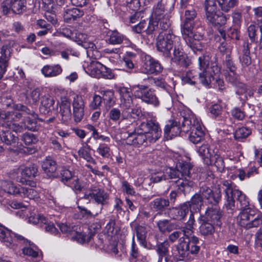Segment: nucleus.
<instances>
[{
    "label": "nucleus",
    "mask_w": 262,
    "mask_h": 262,
    "mask_svg": "<svg viewBox=\"0 0 262 262\" xmlns=\"http://www.w3.org/2000/svg\"><path fill=\"white\" fill-rule=\"evenodd\" d=\"M161 136V130L158 123L151 120L141 123L134 132L129 133L126 143L134 146H140L148 142H155Z\"/></svg>",
    "instance_id": "obj_1"
},
{
    "label": "nucleus",
    "mask_w": 262,
    "mask_h": 262,
    "mask_svg": "<svg viewBox=\"0 0 262 262\" xmlns=\"http://www.w3.org/2000/svg\"><path fill=\"white\" fill-rule=\"evenodd\" d=\"M185 20L181 25V32L183 39L186 45L195 54L201 52L204 48V44L201 42L203 35L200 33L193 32V19L196 16V13L193 9L186 10L185 13Z\"/></svg>",
    "instance_id": "obj_2"
},
{
    "label": "nucleus",
    "mask_w": 262,
    "mask_h": 262,
    "mask_svg": "<svg viewBox=\"0 0 262 262\" xmlns=\"http://www.w3.org/2000/svg\"><path fill=\"white\" fill-rule=\"evenodd\" d=\"M120 95V106L122 109V113L117 108L111 109L108 113L109 118L113 121L116 122L122 117V123L127 122L128 119L132 118L131 113H133V100L131 96L132 93L129 88L122 87L119 90Z\"/></svg>",
    "instance_id": "obj_3"
},
{
    "label": "nucleus",
    "mask_w": 262,
    "mask_h": 262,
    "mask_svg": "<svg viewBox=\"0 0 262 262\" xmlns=\"http://www.w3.org/2000/svg\"><path fill=\"white\" fill-rule=\"evenodd\" d=\"M192 166L190 163L183 162H178L176 164V168H167V173L173 179L178 178L176 181L178 189L180 191H184L186 187H192L193 182L191 180L190 170Z\"/></svg>",
    "instance_id": "obj_4"
},
{
    "label": "nucleus",
    "mask_w": 262,
    "mask_h": 262,
    "mask_svg": "<svg viewBox=\"0 0 262 262\" xmlns=\"http://www.w3.org/2000/svg\"><path fill=\"white\" fill-rule=\"evenodd\" d=\"M209 57L206 54L198 58L199 69V79L201 83L205 86H208L211 82L219 76L220 69L216 63H211L209 65Z\"/></svg>",
    "instance_id": "obj_5"
},
{
    "label": "nucleus",
    "mask_w": 262,
    "mask_h": 262,
    "mask_svg": "<svg viewBox=\"0 0 262 262\" xmlns=\"http://www.w3.org/2000/svg\"><path fill=\"white\" fill-rule=\"evenodd\" d=\"M196 151L202 158L204 164L207 165L213 164L220 172L224 171L225 163L217 150L215 151L213 146L204 143L196 147Z\"/></svg>",
    "instance_id": "obj_6"
},
{
    "label": "nucleus",
    "mask_w": 262,
    "mask_h": 262,
    "mask_svg": "<svg viewBox=\"0 0 262 262\" xmlns=\"http://www.w3.org/2000/svg\"><path fill=\"white\" fill-rule=\"evenodd\" d=\"M182 130L190 132L189 139L193 144H197L204 139V132L201 127V122L194 115L183 117Z\"/></svg>",
    "instance_id": "obj_7"
},
{
    "label": "nucleus",
    "mask_w": 262,
    "mask_h": 262,
    "mask_svg": "<svg viewBox=\"0 0 262 262\" xmlns=\"http://www.w3.org/2000/svg\"><path fill=\"white\" fill-rule=\"evenodd\" d=\"M223 184L226 187L225 189L226 193L225 205L227 209L233 210L234 209V199L239 202L241 209L251 208L249 207L248 198L244 193L237 189L233 188L231 183L228 181H224Z\"/></svg>",
    "instance_id": "obj_8"
},
{
    "label": "nucleus",
    "mask_w": 262,
    "mask_h": 262,
    "mask_svg": "<svg viewBox=\"0 0 262 262\" xmlns=\"http://www.w3.org/2000/svg\"><path fill=\"white\" fill-rule=\"evenodd\" d=\"M236 223L246 230L258 228L262 225V213H256L252 208L241 209L236 217Z\"/></svg>",
    "instance_id": "obj_9"
},
{
    "label": "nucleus",
    "mask_w": 262,
    "mask_h": 262,
    "mask_svg": "<svg viewBox=\"0 0 262 262\" xmlns=\"http://www.w3.org/2000/svg\"><path fill=\"white\" fill-rule=\"evenodd\" d=\"M180 38L174 35L170 31L167 32H160L157 38L156 46L157 50L163 53L166 57H169L170 51L173 46L178 44Z\"/></svg>",
    "instance_id": "obj_10"
},
{
    "label": "nucleus",
    "mask_w": 262,
    "mask_h": 262,
    "mask_svg": "<svg viewBox=\"0 0 262 262\" xmlns=\"http://www.w3.org/2000/svg\"><path fill=\"white\" fill-rule=\"evenodd\" d=\"M131 90L134 96L141 99L144 102L155 106L159 105V101L152 89L144 85H134Z\"/></svg>",
    "instance_id": "obj_11"
},
{
    "label": "nucleus",
    "mask_w": 262,
    "mask_h": 262,
    "mask_svg": "<svg viewBox=\"0 0 262 262\" xmlns=\"http://www.w3.org/2000/svg\"><path fill=\"white\" fill-rule=\"evenodd\" d=\"M85 72L90 76L96 78L112 79L114 74L112 70L96 60H92L86 68Z\"/></svg>",
    "instance_id": "obj_12"
},
{
    "label": "nucleus",
    "mask_w": 262,
    "mask_h": 262,
    "mask_svg": "<svg viewBox=\"0 0 262 262\" xmlns=\"http://www.w3.org/2000/svg\"><path fill=\"white\" fill-rule=\"evenodd\" d=\"M84 198L86 200L93 199L96 203L101 204L102 207L100 211H101L102 206L108 203L109 194L104 189L93 186L85 193ZM100 212L101 211L97 212L94 216L98 215Z\"/></svg>",
    "instance_id": "obj_13"
},
{
    "label": "nucleus",
    "mask_w": 262,
    "mask_h": 262,
    "mask_svg": "<svg viewBox=\"0 0 262 262\" xmlns=\"http://www.w3.org/2000/svg\"><path fill=\"white\" fill-rule=\"evenodd\" d=\"M12 234L14 236L15 239L19 244L28 245L29 246H32L34 244L30 240H29L21 235L13 233L11 231L0 224V241L6 244H11L12 242Z\"/></svg>",
    "instance_id": "obj_14"
},
{
    "label": "nucleus",
    "mask_w": 262,
    "mask_h": 262,
    "mask_svg": "<svg viewBox=\"0 0 262 262\" xmlns=\"http://www.w3.org/2000/svg\"><path fill=\"white\" fill-rule=\"evenodd\" d=\"M198 193L203 198V200H207L208 203L216 205L221 200V190L220 188H215L212 190L207 186H202Z\"/></svg>",
    "instance_id": "obj_15"
},
{
    "label": "nucleus",
    "mask_w": 262,
    "mask_h": 262,
    "mask_svg": "<svg viewBox=\"0 0 262 262\" xmlns=\"http://www.w3.org/2000/svg\"><path fill=\"white\" fill-rule=\"evenodd\" d=\"M25 7L24 0H4L2 4V9L4 14H8L11 10L15 13H20Z\"/></svg>",
    "instance_id": "obj_16"
},
{
    "label": "nucleus",
    "mask_w": 262,
    "mask_h": 262,
    "mask_svg": "<svg viewBox=\"0 0 262 262\" xmlns=\"http://www.w3.org/2000/svg\"><path fill=\"white\" fill-rule=\"evenodd\" d=\"M72 107L74 120L80 122L83 118L85 109V103L81 96L76 95L73 97Z\"/></svg>",
    "instance_id": "obj_17"
},
{
    "label": "nucleus",
    "mask_w": 262,
    "mask_h": 262,
    "mask_svg": "<svg viewBox=\"0 0 262 262\" xmlns=\"http://www.w3.org/2000/svg\"><path fill=\"white\" fill-rule=\"evenodd\" d=\"M141 72L146 74H158L163 70V67L157 60L150 56L145 57L144 67Z\"/></svg>",
    "instance_id": "obj_18"
},
{
    "label": "nucleus",
    "mask_w": 262,
    "mask_h": 262,
    "mask_svg": "<svg viewBox=\"0 0 262 262\" xmlns=\"http://www.w3.org/2000/svg\"><path fill=\"white\" fill-rule=\"evenodd\" d=\"M21 186L15 185L11 182L0 181V202L5 198L6 194L17 195L20 194Z\"/></svg>",
    "instance_id": "obj_19"
},
{
    "label": "nucleus",
    "mask_w": 262,
    "mask_h": 262,
    "mask_svg": "<svg viewBox=\"0 0 262 262\" xmlns=\"http://www.w3.org/2000/svg\"><path fill=\"white\" fill-rule=\"evenodd\" d=\"M0 140L5 144L10 146L8 148L10 150L16 151L20 148L18 137L9 130H2L0 132Z\"/></svg>",
    "instance_id": "obj_20"
},
{
    "label": "nucleus",
    "mask_w": 262,
    "mask_h": 262,
    "mask_svg": "<svg viewBox=\"0 0 262 262\" xmlns=\"http://www.w3.org/2000/svg\"><path fill=\"white\" fill-rule=\"evenodd\" d=\"M174 50L173 53V57L171 60L173 62L180 64L181 66L187 68L191 63L189 59L184 54L183 50L179 41L178 44L176 43L174 45Z\"/></svg>",
    "instance_id": "obj_21"
},
{
    "label": "nucleus",
    "mask_w": 262,
    "mask_h": 262,
    "mask_svg": "<svg viewBox=\"0 0 262 262\" xmlns=\"http://www.w3.org/2000/svg\"><path fill=\"white\" fill-rule=\"evenodd\" d=\"M222 212L220 209L216 207H211L208 208L205 212V215L202 218L215 225V226H220L222 225Z\"/></svg>",
    "instance_id": "obj_22"
},
{
    "label": "nucleus",
    "mask_w": 262,
    "mask_h": 262,
    "mask_svg": "<svg viewBox=\"0 0 262 262\" xmlns=\"http://www.w3.org/2000/svg\"><path fill=\"white\" fill-rule=\"evenodd\" d=\"M59 107L60 120L63 123H67L71 118V103L69 99L66 97H61Z\"/></svg>",
    "instance_id": "obj_23"
},
{
    "label": "nucleus",
    "mask_w": 262,
    "mask_h": 262,
    "mask_svg": "<svg viewBox=\"0 0 262 262\" xmlns=\"http://www.w3.org/2000/svg\"><path fill=\"white\" fill-rule=\"evenodd\" d=\"M182 131V127L181 128L176 121H169L165 125L164 129V136L167 139H171L172 138L178 136Z\"/></svg>",
    "instance_id": "obj_24"
},
{
    "label": "nucleus",
    "mask_w": 262,
    "mask_h": 262,
    "mask_svg": "<svg viewBox=\"0 0 262 262\" xmlns=\"http://www.w3.org/2000/svg\"><path fill=\"white\" fill-rule=\"evenodd\" d=\"M226 79L227 81L234 85H236L238 89L236 93L238 94H242L246 91V86L245 84L240 83L239 81V75L236 73V71H227L225 73Z\"/></svg>",
    "instance_id": "obj_25"
},
{
    "label": "nucleus",
    "mask_w": 262,
    "mask_h": 262,
    "mask_svg": "<svg viewBox=\"0 0 262 262\" xmlns=\"http://www.w3.org/2000/svg\"><path fill=\"white\" fill-rule=\"evenodd\" d=\"M74 234L71 235V239L76 241L80 244H88L91 240V236L89 234L87 235L85 233L82 232L81 227L79 225H74L73 228Z\"/></svg>",
    "instance_id": "obj_26"
},
{
    "label": "nucleus",
    "mask_w": 262,
    "mask_h": 262,
    "mask_svg": "<svg viewBox=\"0 0 262 262\" xmlns=\"http://www.w3.org/2000/svg\"><path fill=\"white\" fill-rule=\"evenodd\" d=\"M216 0H206L205 2V9L206 11V17L208 22L213 23L218 14L216 13Z\"/></svg>",
    "instance_id": "obj_27"
},
{
    "label": "nucleus",
    "mask_w": 262,
    "mask_h": 262,
    "mask_svg": "<svg viewBox=\"0 0 262 262\" xmlns=\"http://www.w3.org/2000/svg\"><path fill=\"white\" fill-rule=\"evenodd\" d=\"M250 48L248 42H245L243 46V50L242 55L239 57V63L242 70L246 69L252 63L251 58L250 56Z\"/></svg>",
    "instance_id": "obj_28"
},
{
    "label": "nucleus",
    "mask_w": 262,
    "mask_h": 262,
    "mask_svg": "<svg viewBox=\"0 0 262 262\" xmlns=\"http://www.w3.org/2000/svg\"><path fill=\"white\" fill-rule=\"evenodd\" d=\"M62 69L59 64L46 65L41 69V73L46 77H55L62 73Z\"/></svg>",
    "instance_id": "obj_29"
},
{
    "label": "nucleus",
    "mask_w": 262,
    "mask_h": 262,
    "mask_svg": "<svg viewBox=\"0 0 262 262\" xmlns=\"http://www.w3.org/2000/svg\"><path fill=\"white\" fill-rule=\"evenodd\" d=\"M41 167L44 172L49 177L53 176L57 170L56 162L50 157L42 161Z\"/></svg>",
    "instance_id": "obj_30"
},
{
    "label": "nucleus",
    "mask_w": 262,
    "mask_h": 262,
    "mask_svg": "<svg viewBox=\"0 0 262 262\" xmlns=\"http://www.w3.org/2000/svg\"><path fill=\"white\" fill-rule=\"evenodd\" d=\"M84 14L83 11L79 9L73 8L66 10L63 14V18L67 23H71L82 17Z\"/></svg>",
    "instance_id": "obj_31"
},
{
    "label": "nucleus",
    "mask_w": 262,
    "mask_h": 262,
    "mask_svg": "<svg viewBox=\"0 0 262 262\" xmlns=\"http://www.w3.org/2000/svg\"><path fill=\"white\" fill-rule=\"evenodd\" d=\"M190 211L189 205L185 203L178 208H173L171 211L172 217L174 220L183 219Z\"/></svg>",
    "instance_id": "obj_32"
},
{
    "label": "nucleus",
    "mask_w": 262,
    "mask_h": 262,
    "mask_svg": "<svg viewBox=\"0 0 262 262\" xmlns=\"http://www.w3.org/2000/svg\"><path fill=\"white\" fill-rule=\"evenodd\" d=\"M37 119L38 115L35 112L32 113V117H25L23 122L25 128L33 132L37 130Z\"/></svg>",
    "instance_id": "obj_33"
},
{
    "label": "nucleus",
    "mask_w": 262,
    "mask_h": 262,
    "mask_svg": "<svg viewBox=\"0 0 262 262\" xmlns=\"http://www.w3.org/2000/svg\"><path fill=\"white\" fill-rule=\"evenodd\" d=\"M203 201L202 196L197 192L191 197L189 202H186V203L189 205L190 212H197L201 209L202 206L203 205Z\"/></svg>",
    "instance_id": "obj_34"
},
{
    "label": "nucleus",
    "mask_w": 262,
    "mask_h": 262,
    "mask_svg": "<svg viewBox=\"0 0 262 262\" xmlns=\"http://www.w3.org/2000/svg\"><path fill=\"white\" fill-rule=\"evenodd\" d=\"M159 230L162 233L170 232L171 231L179 228L176 223H171L168 220H160L157 222Z\"/></svg>",
    "instance_id": "obj_35"
},
{
    "label": "nucleus",
    "mask_w": 262,
    "mask_h": 262,
    "mask_svg": "<svg viewBox=\"0 0 262 262\" xmlns=\"http://www.w3.org/2000/svg\"><path fill=\"white\" fill-rule=\"evenodd\" d=\"M80 46L87 50V55L89 57L96 59L100 55L99 53L96 50V48L95 45L90 39L89 37L81 44Z\"/></svg>",
    "instance_id": "obj_36"
},
{
    "label": "nucleus",
    "mask_w": 262,
    "mask_h": 262,
    "mask_svg": "<svg viewBox=\"0 0 262 262\" xmlns=\"http://www.w3.org/2000/svg\"><path fill=\"white\" fill-rule=\"evenodd\" d=\"M55 101L53 98L48 96L42 97L40 110L44 114L49 113L54 108Z\"/></svg>",
    "instance_id": "obj_37"
},
{
    "label": "nucleus",
    "mask_w": 262,
    "mask_h": 262,
    "mask_svg": "<svg viewBox=\"0 0 262 262\" xmlns=\"http://www.w3.org/2000/svg\"><path fill=\"white\" fill-rule=\"evenodd\" d=\"M100 94L102 95L101 98L104 103L109 107L112 106L115 103V98L114 92L111 90H100L99 91Z\"/></svg>",
    "instance_id": "obj_38"
},
{
    "label": "nucleus",
    "mask_w": 262,
    "mask_h": 262,
    "mask_svg": "<svg viewBox=\"0 0 262 262\" xmlns=\"http://www.w3.org/2000/svg\"><path fill=\"white\" fill-rule=\"evenodd\" d=\"M168 15L165 12L164 5L161 2H159L153 9L151 18L157 21Z\"/></svg>",
    "instance_id": "obj_39"
},
{
    "label": "nucleus",
    "mask_w": 262,
    "mask_h": 262,
    "mask_svg": "<svg viewBox=\"0 0 262 262\" xmlns=\"http://www.w3.org/2000/svg\"><path fill=\"white\" fill-rule=\"evenodd\" d=\"M150 205L151 207L156 211H163L169 205V201L168 199L158 198L151 201Z\"/></svg>",
    "instance_id": "obj_40"
},
{
    "label": "nucleus",
    "mask_w": 262,
    "mask_h": 262,
    "mask_svg": "<svg viewBox=\"0 0 262 262\" xmlns=\"http://www.w3.org/2000/svg\"><path fill=\"white\" fill-rule=\"evenodd\" d=\"M201 221L202 223L200 227V233L204 235L212 234L214 232V226L215 225L203 218L201 219Z\"/></svg>",
    "instance_id": "obj_41"
},
{
    "label": "nucleus",
    "mask_w": 262,
    "mask_h": 262,
    "mask_svg": "<svg viewBox=\"0 0 262 262\" xmlns=\"http://www.w3.org/2000/svg\"><path fill=\"white\" fill-rule=\"evenodd\" d=\"M78 155L85 160L87 162L95 164V161L91 156L90 154V146L85 144L83 145L78 151Z\"/></svg>",
    "instance_id": "obj_42"
},
{
    "label": "nucleus",
    "mask_w": 262,
    "mask_h": 262,
    "mask_svg": "<svg viewBox=\"0 0 262 262\" xmlns=\"http://www.w3.org/2000/svg\"><path fill=\"white\" fill-rule=\"evenodd\" d=\"M108 41L112 45L120 44L125 39L124 37L117 31H110L107 33Z\"/></svg>",
    "instance_id": "obj_43"
},
{
    "label": "nucleus",
    "mask_w": 262,
    "mask_h": 262,
    "mask_svg": "<svg viewBox=\"0 0 262 262\" xmlns=\"http://www.w3.org/2000/svg\"><path fill=\"white\" fill-rule=\"evenodd\" d=\"M20 195L24 198L35 200L39 198L38 192L33 188L22 187Z\"/></svg>",
    "instance_id": "obj_44"
},
{
    "label": "nucleus",
    "mask_w": 262,
    "mask_h": 262,
    "mask_svg": "<svg viewBox=\"0 0 262 262\" xmlns=\"http://www.w3.org/2000/svg\"><path fill=\"white\" fill-rule=\"evenodd\" d=\"M136 236L139 244L143 246L146 245V229L144 227L138 226L136 228Z\"/></svg>",
    "instance_id": "obj_45"
},
{
    "label": "nucleus",
    "mask_w": 262,
    "mask_h": 262,
    "mask_svg": "<svg viewBox=\"0 0 262 262\" xmlns=\"http://www.w3.org/2000/svg\"><path fill=\"white\" fill-rule=\"evenodd\" d=\"M61 181L65 184L71 181L75 177L73 172L66 167H62L60 170Z\"/></svg>",
    "instance_id": "obj_46"
},
{
    "label": "nucleus",
    "mask_w": 262,
    "mask_h": 262,
    "mask_svg": "<svg viewBox=\"0 0 262 262\" xmlns=\"http://www.w3.org/2000/svg\"><path fill=\"white\" fill-rule=\"evenodd\" d=\"M37 171L38 169L36 166L32 164L23 169L21 174L22 176L24 177L32 178L36 176Z\"/></svg>",
    "instance_id": "obj_47"
},
{
    "label": "nucleus",
    "mask_w": 262,
    "mask_h": 262,
    "mask_svg": "<svg viewBox=\"0 0 262 262\" xmlns=\"http://www.w3.org/2000/svg\"><path fill=\"white\" fill-rule=\"evenodd\" d=\"M168 179H173V177L169 176L167 173V168H166L165 172H158L152 175L150 178V180L154 183H158Z\"/></svg>",
    "instance_id": "obj_48"
},
{
    "label": "nucleus",
    "mask_w": 262,
    "mask_h": 262,
    "mask_svg": "<svg viewBox=\"0 0 262 262\" xmlns=\"http://www.w3.org/2000/svg\"><path fill=\"white\" fill-rule=\"evenodd\" d=\"M121 189L122 192L127 195L136 196L138 194L133 186L125 180L121 182Z\"/></svg>",
    "instance_id": "obj_49"
},
{
    "label": "nucleus",
    "mask_w": 262,
    "mask_h": 262,
    "mask_svg": "<svg viewBox=\"0 0 262 262\" xmlns=\"http://www.w3.org/2000/svg\"><path fill=\"white\" fill-rule=\"evenodd\" d=\"M218 3L223 11L228 12L237 4V2L236 0H219Z\"/></svg>",
    "instance_id": "obj_50"
},
{
    "label": "nucleus",
    "mask_w": 262,
    "mask_h": 262,
    "mask_svg": "<svg viewBox=\"0 0 262 262\" xmlns=\"http://www.w3.org/2000/svg\"><path fill=\"white\" fill-rule=\"evenodd\" d=\"M96 152L104 158H108L111 156V149L105 144H100L96 149Z\"/></svg>",
    "instance_id": "obj_51"
},
{
    "label": "nucleus",
    "mask_w": 262,
    "mask_h": 262,
    "mask_svg": "<svg viewBox=\"0 0 262 262\" xmlns=\"http://www.w3.org/2000/svg\"><path fill=\"white\" fill-rule=\"evenodd\" d=\"M21 140L26 145L35 144L38 141L37 137L31 133L24 134L21 137Z\"/></svg>",
    "instance_id": "obj_52"
},
{
    "label": "nucleus",
    "mask_w": 262,
    "mask_h": 262,
    "mask_svg": "<svg viewBox=\"0 0 262 262\" xmlns=\"http://www.w3.org/2000/svg\"><path fill=\"white\" fill-rule=\"evenodd\" d=\"M251 130L249 128L242 127L235 131L234 137L236 139L246 138L251 134Z\"/></svg>",
    "instance_id": "obj_53"
},
{
    "label": "nucleus",
    "mask_w": 262,
    "mask_h": 262,
    "mask_svg": "<svg viewBox=\"0 0 262 262\" xmlns=\"http://www.w3.org/2000/svg\"><path fill=\"white\" fill-rule=\"evenodd\" d=\"M22 114L17 111L8 112L7 122L4 123H16L20 120Z\"/></svg>",
    "instance_id": "obj_54"
},
{
    "label": "nucleus",
    "mask_w": 262,
    "mask_h": 262,
    "mask_svg": "<svg viewBox=\"0 0 262 262\" xmlns=\"http://www.w3.org/2000/svg\"><path fill=\"white\" fill-rule=\"evenodd\" d=\"M194 223V216L192 214H191L186 225L183 228V231L185 235L190 234L192 232Z\"/></svg>",
    "instance_id": "obj_55"
},
{
    "label": "nucleus",
    "mask_w": 262,
    "mask_h": 262,
    "mask_svg": "<svg viewBox=\"0 0 262 262\" xmlns=\"http://www.w3.org/2000/svg\"><path fill=\"white\" fill-rule=\"evenodd\" d=\"M46 221V217L40 214H35L31 213L30 216L29 217L28 222L33 224H37L38 223L42 224L43 222Z\"/></svg>",
    "instance_id": "obj_56"
},
{
    "label": "nucleus",
    "mask_w": 262,
    "mask_h": 262,
    "mask_svg": "<svg viewBox=\"0 0 262 262\" xmlns=\"http://www.w3.org/2000/svg\"><path fill=\"white\" fill-rule=\"evenodd\" d=\"M40 91L38 89L32 90L27 96L28 101L30 103H36L40 98Z\"/></svg>",
    "instance_id": "obj_57"
},
{
    "label": "nucleus",
    "mask_w": 262,
    "mask_h": 262,
    "mask_svg": "<svg viewBox=\"0 0 262 262\" xmlns=\"http://www.w3.org/2000/svg\"><path fill=\"white\" fill-rule=\"evenodd\" d=\"M2 126L9 128L16 133H21L24 130V127L16 123H3Z\"/></svg>",
    "instance_id": "obj_58"
},
{
    "label": "nucleus",
    "mask_w": 262,
    "mask_h": 262,
    "mask_svg": "<svg viewBox=\"0 0 262 262\" xmlns=\"http://www.w3.org/2000/svg\"><path fill=\"white\" fill-rule=\"evenodd\" d=\"M42 224L46 232L54 234H56L58 232L57 229L54 224L49 222L46 218V221L43 222Z\"/></svg>",
    "instance_id": "obj_59"
},
{
    "label": "nucleus",
    "mask_w": 262,
    "mask_h": 262,
    "mask_svg": "<svg viewBox=\"0 0 262 262\" xmlns=\"http://www.w3.org/2000/svg\"><path fill=\"white\" fill-rule=\"evenodd\" d=\"M67 185L71 187L74 190L80 191L82 189V186L79 182V179L77 177L75 176L70 182H69Z\"/></svg>",
    "instance_id": "obj_60"
},
{
    "label": "nucleus",
    "mask_w": 262,
    "mask_h": 262,
    "mask_svg": "<svg viewBox=\"0 0 262 262\" xmlns=\"http://www.w3.org/2000/svg\"><path fill=\"white\" fill-rule=\"evenodd\" d=\"M196 75L195 71L191 70L187 72L185 76L183 77L182 80L185 83L190 84H194L195 81L194 77Z\"/></svg>",
    "instance_id": "obj_61"
},
{
    "label": "nucleus",
    "mask_w": 262,
    "mask_h": 262,
    "mask_svg": "<svg viewBox=\"0 0 262 262\" xmlns=\"http://www.w3.org/2000/svg\"><path fill=\"white\" fill-rule=\"evenodd\" d=\"M23 252L25 255L35 258L38 255L39 251L36 248L33 249L31 247H25L23 249Z\"/></svg>",
    "instance_id": "obj_62"
},
{
    "label": "nucleus",
    "mask_w": 262,
    "mask_h": 262,
    "mask_svg": "<svg viewBox=\"0 0 262 262\" xmlns=\"http://www.w3.org/2000/svg\"><path fill=\"white\" fill-rule=\"evenodd\" d=\"M147 80L151 84H154L157 86L162 88H165V82L162 78H153L152 77H150L147 78Z\"/></svg>",
    "instance_id": "obj_63"
},
{
    "label": "nucleus",
    "mask_w": 262,
    "mask_h": 262,
    "mask_svg": "<svg viewBox=\"0 0 262 262\" xmlns=\"http://www.w3.org/2000/svg\"><path fill=\"white\" fill-rule=\"evenodd\" d=\"M158 28V25L157 21L153 20V19L151 18V19L149 21L148 23H147V27L145 30V32L147 34H151L156 31Z\"/></svg>",
    "instance_id": "obj_64"
}]
</instances>
